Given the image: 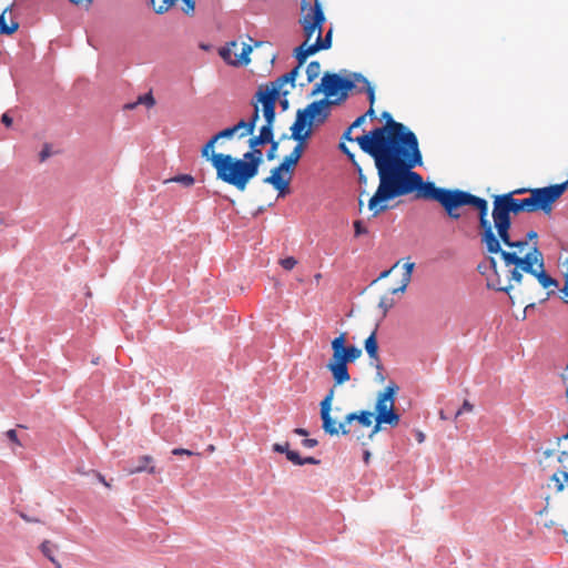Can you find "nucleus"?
<instances>
[{"mask_svg": "<svg viewBox=\"0 0 568 568\" xmlns=\"http://www.w3.org/2000/svg\"><path fill=\"white\" fill-rule=\"evenodd\" d=\"M395 305V301L393 297L383 296L378 303V307L383 312V316L387 314V312Z\"/></svg>", "mask_w": 568, "mask_h": 568, "instance_id": "c85d7f7f", "label": "nucleus"}, {"mask_svg": "<svg viewBox=\"0 0 568 568\" xmlns=\"http://www.w3.org/2000/svg\"><path fill=\"white\" fill-rule=\"evenodd\" d=\"M211 163L216 170L219 180L243 192L247 183L257 175L258 168L263 163V152L261 149H251L243 154L242 159L230 154H213Z\"/></svg>", "mask_w": 568, "mask_h": 568, "instance_id": "423d86ee", "label": "nucleus"}, {"mask_svg": "<svg viewBox=\"0 0 568 568\" xmlns=\"http://www.w3.org/2000/svg\"><path fill=\"white\" fill-rule=\"evenodd\" d=\"M366 194V192L363 190L359 192V196H358V210L359 212H362L363 210V205H364V202H363V195Z\"/></svg>", "mask_w": 568, "mask_h": 568, "instance_id": "603ef678", "label": "nucleus"}, {"mask_svg": "<svg viewBox=\"0 0 568 568\" xmlns=\"http://www.w3.org/2000/svg\"><path fill=\"white\" fill-rule=\"evenodd\" d=\"M346 333H341L332 341L333 355L327 363V369L332 373L335 385H342L351 379L347 364L351 363L345 351Z\"/></svg>", "mask_w": 568, "mask_h": 568, "instance_id": "1a4fd4ad", "label": "nucleus"}, {"mask_svg": "<svg viewBox=\"0 0 568 568\" xmlns=\"http://www.w3.org/2000/svg\"><path fill=\"white\" fill-rule=\"evenodd\" d=\"M354 79L358 82H363L366 87V93L368 95L369 105L374 106L375 103V90L374 87L369 83V81L359 73H354Z\"/></svg>", "mask_w": 568, "mask_h": 568, "instance_id": "b1692460", "label": "nucleus"}, {"mask_svg": "<svg viewBox=\"0 0 568 568\" xmlns=\"http://www.w3.org/2000/svg\"><path fill=\"white\" fill-rule=\"evenodd\" d=\"M397 390V385L389 384L383 392L378 394L375 404L376 415L369 410L354 412L347 414L344 420L337 424L336 420L331 416L332 402L334 398V388H332L321 402V418L323 422V430L331 436L338 434L348 435L352 432L351 427L348 426H351L353 422L356 420L363 427H371L375 420V424L368 435V438L372 439L382 429L383 424L396 427L400 420L399 415L395 412V395Z\"/></svg>", "mask_w": 568, "mask_h": 568, "instance_id": "20e7f679", "label": "nucleus"}, {"mask_svg": "<svg viewBox=\"0 0 568 568\" xmlns=\"http://www.w3.org/2000/svg\"><path fill=\"white\" fill-rule=\"evenodd\" d=\"M321 74V63L318 61H312L306 67V84L313 82L318 75ZM302 87L305 85V83H301Z\"/></svg>", "mask_w": 568, "mask_h": 568, "instance_id": "5701e85b", "label": "nucleus"}, {"mask_svg": "<svg viewBox=\"0 0 568 568\" xmlns=\"http://www.w3.org/2000/svg\"><path fill=\"white\" fill-rule=\"evenodd\" d=\"M364 115H365V119L367 116L371 119H374L376 116L374 106L369 105V109L367 110V112Z\"/></svg>", "mask_w": 568, "mask_h": 568, "instance_id": "3c124183", "label": "nucleus"}, {"mask_svg": "<svg viewBox=\"0 0 568 568\" xmlns=\"http://www.w3.org/2000/svg\"><path fill=\"white\" fill-rule=\"evenodd\" d=\"M317 440L313 438H306L302 440V445L306 448H313L317 445Z\"/></svg>", "mask_w": 568, "mask_h": 568, "instance_id": "c03bdc74", "label": "nucleus"}, {"mask_svg": "<svg viewBox=\"0 0 568 568\" xmlns=\"http://www.w3.org/2000/svg\"><path fill=\"white\" fill-rule=\"evenodd\" d=\"M537 237H538V234L535 231H529L527 233L526 239L524 240V241H527V246L524 250V254L527 253L535 244L537 245L536 242L531 246L529 245V241L536 240Z\"/></svg>", "mask_w": 568, "mask_h": 568, "instance_id": "4c0bfd02", "label": "nucleus"}, {"mask_svg": "<svg viewBox=\"0 0 568 568\" xmlns=\"http://www.w3.org/2000/svg\"><path fill=\"white\" fill-rule=\"evenodd\" d=\"M369 458H371V453H369L368 450H366V452L364 453V462H365L366 464H368V463H369Z\"/></svg>", "mask_w": 568, "mask_h": 568, "instance_id": "bf43d9fd", "label": "nucleus"}, {"mask_svg": "<svg viewBox=\"0 0 568 568\" xmlns=\"http://www.w3.org/2000/svg\"><path fill=\"white\" fill-rule=\"evenodd\" d=\"M529 190L530 189H516V190L511 191L510 193H514V196H515L518 194L529 193Z\"/></svg>", "mask_w": 568, "mask_h": 568, "instance_id": "5fc2aeb1", "label": "nucleus"}, {"mask_svg": "<svg viewBox=\"0 0 568 568\" xmlns=\"http://www.w3.org/2000/svg\"><path fill=\"white\" fill-rule=\"evenodd\" d=\"M252 104L254 106V111H253L251 119L247 121L242 119L236 124L231 126L233 129L234 133L239 132L240 130H243L240 133V138L251 135V134H253V132L255 130L256 122H257L258 115H260V108L257 106V103H255V102H252Z\"/></svg>", "mask_w": 568, "mask_h": 568, "instance_id": "2eb2a0df", "label": "nucleus"}, {"mask_svg": "<svg viewBox=\"0 0 568 568\" xmlns=\"http://www.w3.org/2000/svg\"><path fill=\"white\" fill-rule=\"evenodd\" d=\"M568 182L552 184L545 187L529 190L525 199L514 197V193H504L494 196L493 201V230L499 240V254L504 268L497 267L495 257H489L493 274L487 277V287L505 292L511 298L510 292L515 285L523 284L524 274L535 277L544 288L557 287L558 282L547 274L544 255L536 244L524 254L527 241H513L510 235L511 214L521 212L534 213L541 211L550 215L554 204L567 191Z\"/></svg>", "mask_w": 568, "mask_h": 568, "instance_id": "f257e3e1", "label": "nucleus"}, {"mask_svg": "<svg viewBox=\"0 0 568 568\" xmlns=\"http://www.w3.org/2000/svg\"><path fill=\"white\" fill-rule=\"evenodd\" d=\"M280 264L284 270L291 271L296 266L297 260L293 256H288V257L282 258L280 261Z\"/></svg>", "mask_w": 568, "mask_h": 568, "instance_id": "2f4dec72", "label": "nucleus"}, {"mask_svg": "<svg viewBox=\"0 0 568 568\" xmlns=\"http://www.w3.org/2000/svg\"><path fill=\"white\" fill-rule=\"evenodd\" d=\"M271 144L270 150L266 153V159L268 161H272L276 158V152L278 149V141H275L274 138L272 139V142H268Z\"/></svg>", "mask_w": 568, "mask_h": 568, "instance_id": "72a5a7b5", "label": "nucleus"}, {"mask_svg": "<svg viewBox=\"0 0 568 568\" xmlns=\"http://www.w3.org/2000/svg\"><path fill=\"white\" fill-rule=\"evenodd\" d=\"M382 119L383 126L356 138L361 150L374 160L379 179L375 193H382L410 169L423 164L416 134L387 111Z\"/></svg>", "mask_w": 568, "mask_h": 568, "instance_id": "7ed1b4c3", "label": "nucleus"}, {"mask_svg": "<svg viewBox=\"0 0 568 568\" xmlns=\"http://www.w3.org/2000/svg\"><path fill=\"white\" fill-rule=\"evenodd\" d=\"M474 410V405L465 399L462 407L455 413V418H458L463 413H471Z\"/></svg>", "mask_w": 568, "mask_h": 568, "instance_id": "473e14b6", "label": "nucleus"}, {"mask_svg": "<svg viewBox=\"0 0 568 568\" xmlns=\"http://www.w3.org/2000/svg\"><path fill=\"white\" fill-rule=\"evenodd\" d=\"M548 487L554 488L556 493H561L565 488H568V471L557 470L550 477Z\"/></svg>", "mask_w": 568, "mask_h": 568, "instance_id": "6ab92c4d", "label": "nucleus"}, {"mask_svg": "<svg viewBox=\"0 0 568 568\" xmlns=\"http://www.w3.org/2000/svg\"><path fill=\"white\" fill-rule=\"evenodd\" d=\"M558 462L562 464L564 467H568V450H562L559 454Z\"/></svg>", "mask_w": 568, "mask_h": 568, "instance_id": "37998d69", "label": "nucleus"}, {"mask_svg": "<svg viewBox=\"0 0 568 568\" xmlns=\"http://www.w3.org/2000/svg\"><path fill=\"white\" fill-rule=\"evenodd\" d=\"M294 433L300 435V436H306L308 434L307 430L304 429V428H295Z\"/></svg>", "mask_w": 568, "mask_h": 568, "instance_id": "4d7b16f0", "label": "nucleus"}, {"mask_svg": "<svg viewBox=\"0 0 568 568\" xmlns=\"http://www.w3.org/2000/svg\"><path fill=\"white\" fill-rule=\"evenodd\" d=\"M83 0H70L71 3L73 4H79L80 2H82Z\"/></svg>", "mask_w": 568, "mask_h": 568, "instance_id": "69168bd1", "label": "nucleus"}, {"mask_svg": "<svg viewBox=\"0 0 568 568\" xmlns=\"http://www.w3.org/2000/svg\"><path fill=\"white\" fill-rule=\"evenodd\" d=\"M358 182L359 184H367V178L363 174L362 169L358 166Z\"/></svg>", "mask_w": 568, "mask_h": 568, "instance_id": "de8ad7c7", "label": "nucleus"}, {"mask_svg": "<svg viewBox=\"0 0 568 568\" xmlns=\"http://www.w3.org/2000/svg\"><path fill=\"white\" fill-rule=\"evenodd\" d=\"M439 417H440V419H444V420L447 419V416L445 415L444 410L439 412Z\"/></svg>", "mask_w": 568, "mask_h": 568, "instance_id": "052dcab7", "label": "nucleus"}, {"mask_svg": "<svg viewBox=\"0 0 568 568\" xmlns=\"http://www.w3.org/2000/svg\"><path fill=\"white\" fill-rule=\"evenodd\" d=\"M344 351H345L351 363L355 362L356 359H358L362 356V349L354 345L346 346L344 344Z\"/></svg>", "mask_w": 568, "mask_h": 568, "instance_id": "bb28decb", "label": "nucleus"}, {"mask_svg": "<svg viewBox=\"0 0 568 568\" xmlns=\"http://www.w3.org/2000/svg\"><path fill=\"white\" fill-rule=\"evenodd\" d=\"M423 440H424V434L419 433L418 434V442L422 443Z\"/></svg>", "mask_w": 568, "mask_h": 568, "instance_id": "0e129e2a", "label": "nucleus"}, {"mask_svg": "<svg viewBox=\"0 0 568 568\" xmlns=\"http://www.w3.org/2000/svg\"><path fill=\"white\" fill-rule=\"evenodd\" d=\"M277 99L274 98V93L272 95H266L263 92H256L252 102L257 103V105L262 104V112L265 119V124L263 126H268L270 131L273 132V125L275 122V105Z\"/></svg>", "mask_w": 568, "mask_h": 568, "instance_id": "f8f14e48", "label": "nucleus"}, {"mask_svg": "<svg viewBox=\"0 0 568 568\" xmlns=\"http://www.w3.org/2000/svg\"><path fill=\"white\" fill-rule=\"evenodd\" d=\"M286 458L290 462H292L294 465H298V466H302L305 464H310V465H318L320 464L318 459H316L314 457L302 458L297 452L291 450V449H290V452H287Z\"/></svg>", "mask_w": 568, "mask_h": 568, "instance_id": "4be33fe9", "label": "nucleus"}, {"mask_svg": "<svg viewBox=\"0 0 568 568\" xmlns=\"http://www.w3.org/2000/svg\"><path fill=\"white\" fill-rule=\"evenodd\" d=\"M274 132L270 131L268 126H261L260 134L248 139L250 149H260L258 146L272 142Z\"/></svg>", "mask_w": 568, "mask_h": 568, "instance_id": "a211bd4d", "label": "nucleus"}, {"mask_svg": "<svg viewBox=\"0 0 568 568\" xmlns=\"http://www.w3.org/2000/svg\"><path fill=\"white\" fill-rule=\"evenodd\" d=\"M390 272H392V270H387V271L382 272L379 274L377 281L387 277L390 274ZM374 282H376V280Z\"/></svg>", "mask_w": 568, "mask_h": 568, "instance_id": "13d9d810", "label": "nucleus"}, {"mask_svg": "<svg viewBox=\"0 0 568 568\" xmlns=\"http://www.w3.org/2000/svg\"><path fill=\"white\" fill-rule=\"evenodd\" d=\"M355 236L364 235L368 233V230L363 225L362 221L357 220L354 222Z\"/></svg>", "mask_w": 568, "mask_h": 568, "instance_id": "c9c22d12", "label": "nucleus"}, {"mask_svg": "<svg viewBox=\"0 0 568 568\" xmlns=\"http://www.w3.org/2000/svg\"><path fill=\"white\" fill-rule=\"evenodd\" d=\"M7 437L14 444L21 446V443L19 442L18 439V435H17V432L14 429H9L7 433H6Z\"/></svg>", "mask_w": 568, "mask_h": 568, "instance_id": "a19ab883", "label": "nucleus"}, {"mask_svg": "<svg viewBox=\"0 0 568 568\" xmlns=\"http://www.w3.org/2000/svg\"><path fill=\"white\" fill-rule=\"evenodd\" d=\"M365 351L371 359V365L376 367L377 369H382V362L378 354V343L376 337V328L371 333V335L364 342Z\"/></svg>", "mask_w": 568, "mask_h": 568, "instance_id": "dca6fc26", "label": "nucleus"}, {"mask_svg": "<svg viewBox=\"0 0 568 568\" xmlns=\"http://www.w3.org/2000/svg\"><path fill=\"white\" fill-rule=\"evenodd\" d=\"M57 567H58V568H61V565H60V564H57Z\"/></svg>", "mask_w": 568, "mask_h": 568, "instance_id": "338daca9", "label": "nucleus"}, {"mask_svg": "<svg viewBox=\"0 0 568 568\" xmlns=\"http://www.w3.org/2000/svg\"><path fill=\"white\" fill-rule=\"evenodd\" d=\"M153 458L149 455L141 456L138 460V465L135 467L126 468L125 471L128 475H134L138 473L146 471L149 474H155L156 469L153 465H151Z\"/></svg>", "mask_w": 568, "mask_h": 568, "instance_id": "f3484780", "label": "nucleus"}, {"mask_svg": "<svg viewBox=\"0 0 568 568\" xmlns=\"http://www.w3.org/2000/svg\"><path fill=\"white\" fill-rule=\"evenodd\" d=\"M301 158L300 148L293 149L292 152L283 159L280 165L271 171V175L265 178L263 182L265 184H271L278 191L280 195H284L288 192L294 169Z\"/></svg>", "mask_w": 568, "mask_h": 568, "instance_id": "0eeeda50", "label": "nucleus"}, {"mask_svg": "<svg viewBox=\"0 0 568 568\" xmlns=\"http://www.w3.org/2000/svg\"><path fill=\"white\" fill-rule=\"evenodd\" d=\"M352 130H353V129L349 126V128L344 132V134H343V139H345V140H347V141H351V142H353V141H355V142H356V138H355V139H353V138L351 136Z\"/></svg>", "mask_w": 568, "mask_h": 568, "instance_id": "09e8293b", "label": "nucleus"}, {"mask_svg": "<svg viewBox=\"0 0 568 568\" xmlns=\"http://www.w3.org/2000/svg\"><path fill=\"white\" fill-rule=\"evenodd\" d=\"M97 477H98L99 481H100V483H102L105 487H108V488H110V487H111L110 483H108V481L105 480V478H104V476H103V475H101V474H99V473H98V474H97Z\"/></svg>", "mask_w": 568, "mask_h": 568, "instance_id": "864d4df0", "label": "nucleus"}, {"mask_svg": "<svg viewBox=\"0 0 568 568\" xmlns=\"http://www.w3.org/2000/svg\"><path fill=\"white\" fill-rule=\"evenodd\" d=\"M312 134H313L312 128H310L298 121H294V123L292 124L291 138L297 142L296 145L294 146V149L300 148L301 155H303L304 150L307 144V140L312 136Z\"/></svg>", "mask_w": 568, "mask_h": 568, "instance_id": "ddd939ff", "label": "nucleus"}, {"mask_svg": "<svg viewBox=\"0 0 568 568\" xmlns=\"http://www.w3.org/2000/svg\"><path fill=\"white\" fill-rule=\"evenodd\" d=\"M138 104H143L146 108H152L155 104V99L152 95V93L149 92V93H145L143 95H140L134 103L128 104L126 108L128 109H134Z\"/></svg>", "mask_w": 568, "mask_h": 568, "instance_id": "393cba45", "label": "nucleus"}, {"mask_svg": "<svg viewBox=\"0 0 568 568\" xmlns=\"http://www.w3.org/2000/svg\"><path fill=\"white\" fill-rule=\"evenodd\" d=\"M240 43L237 41H231L225 47L221 48L219 53L221 58L231 65H246L250 63V53L252 52V45L242 43L241 51L237 52Z\"/></svg>", "mask_w": 568, "mask_h": 568, "instance_id": "9b49d317", "label": "nucleus"}, {"mask_svg": "<svg viewBox=\"0 0 568 568\" xmlns=\"http://www.w3.org/2000/svg\"><path fill=\"white\" fill-rule=\"evenodd\" d=\"M281 104H282V106H283L284 109H286V108H287V104H288V101H287V100H283V101H281Z\"/></svg>", "mask_w": 568, "mask_h": 568, "instance_id": "e2e57ef3", "label": "nucleus"}, {"mask_svg": "<svg viewBox=\"0 0 568 568\" xmlns=\"http://www.w3.org/2000/svg\"><path fill=\"white\" fill-rule=\"evenodd\" d=\"M172 454L175 456L185 455V456H193V455H200V453H194L190 449L185 448H174L172 449Z\"/></svg>", "mask_w": 568, "mask_h": 568, "instance_id": "ea45409f", "label": "nucleus"}, {"mask_svg": "<svg viewBox=\"0 0 568 568\" xmlns=\"http://www.w3.org/2000/svg\"><path fill=\"white\" fill-rule=\"evenodd\" d=\"M405 267V272L403 274V277H402V283H400V286L396 287V288H393L392 290V294H396V293H404L412 280V272H413V268H414V263H406L404 265Z\"/></svg>", "mask_w": 568, "mask_h": 568, "instance_id": "412c9836", "label": "nucleus"}, {"mask_svg": "<svg viewBox=\"0 0 568 568\" xmlns=\"http://www.w3.org/2000/svg\"><path fill=\"white\" fill-rule=\"evenodd\" d=\"M1 122L7 126H11L12 125V118L8 114V113H3L2 116H1Z\"/></svg>", "mask_w": 568, "mask_h": 568, "instance_id": "a18cd8bd", "label": "nucleus"}, {"mask_svg": "<svg viewBox=\"0 0 568 568\" xmlns=\"http://www.w3.org/2000/svg\"><path fill=\"white\" fill-rule=\"evenodd\" d=\"M234 131L233 129L230 126V128H226L220 132H217L216 134H214L212 138L215 142H217L219 140L221 139H231L233 135H234Z\"/></svg>", "mask_w": 568, "mask_h": 568, "instance_id": "7c9ffc66", "label": "nucleus"}, {"mask_svg": "<svg viewBox=\"0 0 568 568\" xmlns=\"http://www.w3.org/2000/svg\"><path fill=\"white\" fill-rule=\"evenodd\" d=\"M51 152H50V148L49 145H45L41 152L39 153V160L40 162H44L49 156H50Z\"/></svg>", "mask_w": 568, "mask_h": 568, "instance_id": "79ce46f5", "label": "nucleus"}, {"mask_svg": "<svg viewBox=\"0 0 568 568\" xmlns=\"http://www.w3.org/2000/svg\"><path fill=\"white\" fill-rule=\"evenodd\" d=\"M412 193H414L417 200H433L438 202L446 214L453 220L460 219L462 207L473 206L478 211L479 227L481 230L480 241L485 245L486 251L488 253H497L500 251L499 240L493 230V224L488 220V202L485 199L459 189L438 187L434 182H425L423 176L413 169L382 193H374L368 200V210L375 217L389 209L387 205L388 201Z\"/></svg>", "mask_w": 568, "mask_h": 568, "instance_id": "f03ea898", "label": "nucleus"}, {"mask_svg": "<svg viewBox=\"0 0 568 568\" xmlns=\"http://www.w3.org/2000/svg\"><path fill=\"white\" fill-rule=\"evenodd\" d=\"M41 550L52 562H55L54 557L52 556L51 548H50V541L45 540L41 544Z\"/></svg>", "mask_w": 568, "mask_h": 568, "instance_id": "e433bc0d", "label": "nucleus"}, {"mask_svg": "<svg viewBox=\"0 0 568 568\" xmlns=\"http://www.w3.org/2000/svg\"><path fill=\"white\" fill-rule=\"evenodd\" d=\"M214 450H215V446L214 445H209L207 446V452L213 453Z\"/></svg>", "mask_w": 568, "mask_h": 568, "instance_id": "680f3d73", "label": "nucleus"}, {"mask_svg": "<svg viewBox=\"0 0 568 568\" xmlns=\"http://www.w3.org/2000/svg\"><path fill=\"white\" fill-rule=\"evenodd\" d=\"M355 87L354 81L347 78H343L336 73H325L322 78L321 83H317L312 95H316L321 92L325 94L324 99L336 98L335 104L346 100L348 92Z\"/></svg>", "mask_w": 568, "mask_h": 568, "instance_id": "6e6552de", "label": "nucleus"}, {"mask_svg": "<svg viewBox=\"0 0 568 568\" xmlns=\"http://www.w3.org/2000/svg\"><path fill=\"white\" fill-rule=\"evenodd\" d=\"M302 17L300 23L303 29L304 42L296 47L293 51L294 58L304 64L310 55L315 54L321 50H327L332 47V29L322 37L323 24L325 23V16L321 3L316 0L314 6H311L307 0L301 2Z\"/></svg>", "mask_w": 568, "mask_h": 568, "instance_id": "39448f33", "label": "nucleus"}, {"mask_svg": "<svg viewBox=\"0 0 568 568\" xmlns=\"http://www.w3.org/2000/svg\"><path fill=\"white\" fill-rule=\"evenodd\" d=\"M365 122V115L358 116L351 125L352 129L361 126Z\"/></svg>", "mask_w": 568, "mask_h": 568, "instance_id": "49530a36", "label": "nucleus"}, {"mask_svg": "<svg viewBox=\"0 0 568 568\" xmlns=\"http://www.w3.org/2000/svg\"><path fill=\"white\" fill-rule=\"evenodd\" d=\"M170 181L172 182H176V183H180L184 186H191L194 184V178L190 174H181V175H176L174 176L173 179H171Z\"/></svg>", "mask_w": 568, "mask_h": 568, "instance_id": "c756f323", "label": "nucleus"}, {"mask_svg": "<svg viewBox=\"0 0 568 568\" xmlns=\"http://www.w3.org/2000/svg\"><path fill=\"white\" fill-rule=\"evenodd\" d=\"M176 0H162L159 6H156L155 0H150L151 6L155 13L163 14L168 12Z\"/></svg>", "mask_w": 568, "mask_h": 568, "instance_id": "a878e982", "label": "nucleus"}, {"mask_svg": "<svg viewBox=\"0 0 568 568\" xmlns=\"http://www.w3.org/2000/svg\"><path fill=\"white\" fill-rule=\"evenodd\" d=\"M335 101L322 99L310 103L306 108L296 112L295 121H298L310 128L323 124L329 116V108Z\"/></svg>", "mask_w": 568, "mask_h": 568, "instance_id": "9d476101", "label": "nucleus"}, {"mask_svg": "<svg viewBox=\"0 0 568 568\" xmlns=\"http://www.w3.org/2000/svg\"><path fill=\"white\" fill-rule=\"evenodd\" d=\"M287 83L291 84V79H288L287 74L285 73L278 77L275 81H272L265 85H261L257 91L263 92L266 95H272V93H274V98L278 99L281 94H288L287 90H283V87Z\"/></svg>", "mask_w": 568, "mask_h": 568, "instance_id": "4468645a", "label": "nucleus"}, {"mask_svg": "<svg viewBox=\"0 0 568 568\" xmlns=\"http://www.w3.org/2000/svg\"><path fill=\"white\" fill-rule=\"evenodd\" d=\"M303 64H300V61H297V65L295 68H293L290 72H287V77L288 79H291V87L294 88L295 87V80L300 73V69Z\"/></svg>", "mask_w": 568, "mask_h": 568, "instance_id": "f704fd0d", "label": "nucleus"}, {"mask_svg": "<svg viewBox=\"0 0 568 568\" xmlns=\"http://www.w3.org/2000/svg\"><path fill=\"white\" fill-rule=\"evenodd\" d=\"M20 517H21L23 520L28 521V523H38V521H39L38 519H32V518H30L29 516H27V515H26V514H23V513H21V514H20Z\"/></svg>", "mask_w": 568, "mask_h": 568, "instance_id": "6e6d98bb", "label": "nucleus"}, {"mask_svg": "<svg viewBox=\"0 0 568 568\" xmlns=\"http://www.w3.org/2000/svg\"><path fill=\"white\" fill-rule=\"evenodd\" d=\"M339 149L342 150V152H344L345 154H347L349 156L351 160H354V154H352L349 152V150L347 149V146L344 144V143H341L339 144Z\"/></svg>", "mask_w": 568, "mask_h": 568, "instance_id": "8fccbe9b", "label": "nucleus"}, {"mask_svg": "<svg viewBox=\"0 0 568 568\" xmlns=\"http://www.w3.org/2000/svg\"><path fill=\"white\" fill-rule=\"evenodd\" d=\"M11 10V7H7L0 14V32L4 34H12L19 29L17 21H11L10 24L6 21V13Z\"/></svg>", "mask_w": 568, "mask_h": 568, "instance_id": "aec40b11", "label": "nucleus"}, {"mask_svg": "<svg viewBox=\"0 0 568 568\" xmlns=\"http://www.w3.org/2000/svg\"><path fill=\"white\" fill-rule=\"evenodd\" d=\"M215 141L211 138L202 148L201 155L211 161L214 153Z\"/></svg>", "mask_w": 568, "mask_h": 568, "instance_id": "cd10ccee", "label": "nucleus"}, {"mask_svg": "<svg viewBox=\"0 0 568 568\" xmlns=\"http://www.w3.org/2000/svg\"><path fill=\"white\" fill-rule=\"evenodd\" d=\"M273 450L276 453L285 454L287 456V452H290V444L286 442L284 444H274Z\"/></svg>", "mask_w": 568, "mask_h": 568, "instance_id": "58836bf2", "label": "nucleus"}]
</instances>
